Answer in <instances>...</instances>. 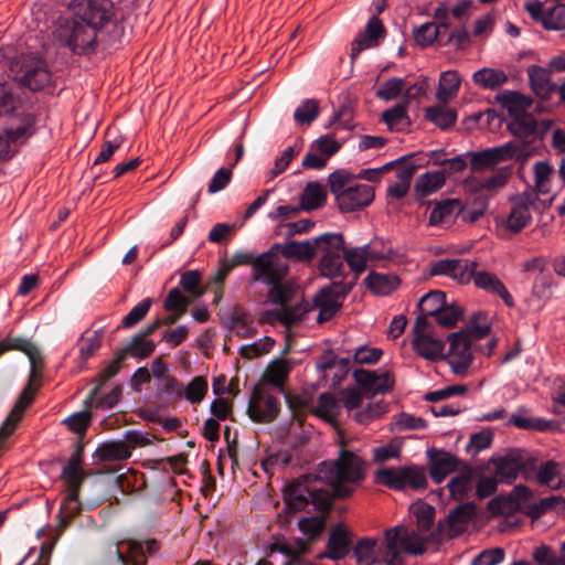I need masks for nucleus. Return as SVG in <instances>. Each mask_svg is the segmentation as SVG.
<instances>
[{"mask_svg": "<svg viewBox=\"0 0 565 565\" xmlns=\"http://www.w3.org/2000/svg\"><path fill=\"white\" fill-rule=\"evenodd\" d=\"M363 479L362 460L352 451L341 449L337 460L322 461L316 473L303 475L285 486L282 493L287 511H305L311 503L319 512L298 521V529L308 542H316L323 533L333 499L349 498L354 491L352 484Z\"/></svg>", "mask_w": 565, "mask_h": 565, "instance_id": "f257e3e1", "label": "nucleus"}, {"mask_svg": "<svg viewBox=\"0 0 565 565\" xmlns=\"http://www.w3.org/2000/svg\"><path fill=\"white\" fill-rule=\"evenodd\" d=\"M508 127L515 140L471 153L472 170L490 168L508 159L524 162L536 152L542 143V136L537 131V121L531 114L513 116Z\"/></svg>", "mask_w": 565, "mask_h": 565, "instance_id": "f03ea898", "label": "nucleus"}, {"mask_svg": "<svg viewBox=\"0 0 565 565\" xmlns=\"http://www.w3.org/2000/svg\"><path fill=\"white\" fill-rule=\"evenodd\" d=\"M402 554H424V501L409 507V514L384 532L382 558L386 565H403Z\"/></svg>", "mask_w": 565, "mask_h": 565, "instance_id": "7ed1b4c3", "label": "nucleus"}, {"mask_svg": "<svg viewBox=\"0 0 565 565\" xmlns=\"http://www.w3.org/2000/svg\"><path fill=\"white\" fill-rule=\"evenodd\" d=\"M328 185L342 213L363 210L375 198L374 188L367 184L355 183V174L347 169H338L330 173Z\"/></svg>", "mask_w": 565, "mask_h": 565, "instance_id": "20e7f679", "label": "nucleus"}, {"mask_svg": "<svg viewBox=\"0 0 565 565\" xmlns=\"http://www.w3.org/2000/svg\"><path fill=\"white\" fill-rule=\"evenodd\" d=\"M315 247V256L321 254L319 260V271L321 276L329 279H338V277L348 278L344 263L342 262V253L345 248L344 237L341 233L327 232L312 241Z\"/></svg>", "mask_w": 565, "mask_h": 565, "instance_id": "39448f33", "label": "nucleus"}, {"mask_svg": "<svg viewBox=\"0 0 565 565\" xmlns=\"http://www.w3.org/2000/svg\"><path fill=\"white\" fill-rule=\"evenodd\" d=\"M490 463L500 483L512 484L520 475L529 481L535 468V456L523 448H512L502 455L492 456Z\"/></svg>", "mask_w": 565, "mask_h": 565, "instance_id": "423d86ee", "label": "nucleus"}, {"mask_svg": "<svg viewBox=\"0 0 565 565\" xmlns=\"http://www.w3.org/2000/svg\"><path fill=\"white\" fill-rule=\"evenodd\" d=\"M321 288L313 297V307L319 309L317 323L330 321L342 308V300L351 292L356 284V276L348 278L338 277Z\"/></svg>", "mask_w": 565, "mask_h": 565, "instance_id": "0eeeda50", "label": "nucleus"}, {"mask_svg": "<svg viewBox=\"0 0 565 565\" xmlns=\"http://www.w3.org/2000/svg\"><path fill=\"white\" fill-rule=\"evenodd\" d=\"M15 66L14 79L31 92L42 90L51 83V73L42 57L22 55Z\"/></svg>", "mask_w": 565, "mask_h": 565, "instance_id": "6e6552de", "label": "nucleus"}, {"mask_svg": "<svg viewBox=\"0 0 565 565\" xmlns=\"http://www.w3.org/2000/svg\"><path fill=\"white\" fill-rule=\"evenodd\" d=\"M288 264L279 256V243L258 255L253 262L252 279L262 284H276L288 274Z\"/></svg>", "mask_w": 565, "mask_h": 565, "instance_id": "1a4fd4ad", "label": "nucleus"}, {"mask_svg": "<svg viewBox=\"0 0 565 565\" xmlns=\"http://www.w3.org/2000/svg\"><path fill=\"white\" fill-rule=\"evenodd\" d=\"M70 7L75 15L93 29L104 28L114 17L110 0H71Z\"/></svg>", "mask_w": 565, "mask_h": 565, "instance_id": "9d476101", "label": "nucleus"}, {"mask_svg": "<svg viewBox=\"0 0 565 565\" xmlns=\"http://www.w3.org/2000/svg\"><path fill=\"white\" fill-rule=\"evenodd\" d=\"M449 350L446 361L454 374L466 376L473 361L471 341L466 331L454 332L448 337Z\"/></svg>", "mask_w": 565, "mask_h": 565, "instance_id": "9b49d317", "label": "nucleus"}, {"mask_svg": "<svg viewBox=\"0 0 565 565\" xmlns=\"http://www.w3.org/2000/svg\"><path fill=\"white\" fill-rule=\"evenodd\" d=\"M9 351H19L24 353L31 364V381L41 377V369L43 367V358L38 347L29 339L20 335H12L11 332L4 337H0V358Z\"/></svg>", "mask_w": 565, "mask_h": 565, "instance_id": "f8f14e48", "label": "nucleus"}, {"mask_svg": "<svg viewBox=\"0 0 565 565\" xmlns=\"http://www.w3.org/2000/svg\"><path fill=\"white\" fill-rule=\"evenodd\" d=\"M280 413V401L273 395H264L257 387L254 388L247 414L255 423L267 424L274 422Z\"/></svg>", "mask_w": 565, "mask_h": 565, "instance_id": "ddd939ff", "label": "nucleus"}, {"mask_svg": "<svg viewBox=\"0 0 565 565\" xmlns=\"http://www.w3.org/2000/svg\"><path fill=\"white\" fill-rule=\"evenodd\" d=\"M385 35L386 29L383 25L382 20L376 15H372L369 19L364 31L361 32L351 43V61L353 62L362 51L379 46L385 39Z\"/></svg>", "mask_w": 565, "mask_h": 565, "instance_id": "4468645a", "label": "nucleus"}, {"mask_svg": "<svg viewBox=\"0 0 565 565\" xmlns=\"http://www.w3.org/2000/svg\"><path fill=\"white\" fill-rule=\"evenodd\" d=\"M96 30L83 21H72L63 30L62 36H64L66 45L73 52L79 53L94 47Z\"/></svg>", "mask_w": 565, "mask_h": 565, "instance_id": "2eb2a0df", "label": "nucleus"}, {"mask_svg": "<svg viewBox=\"0 0 565 565\" xmlns=\"http://www.w3.org/2000/svg\"><path fill=\"white\" fill-rule=\"evenodd\" d=\"M39 377H35L33 381H31V374L29 375V381L25 387L20 393L13 408L2 423L0 427V435H8L12 434L18 425V423L21 420L22 415L26 407H29L34 399V394L36 390L40 387L41 383L39 382L35 386H33L34 382Z\"/></svg>", "mask_w": 565, "mask_h": 565, "instance_id": "dca6fc26", "label": "nucleus"}, {"mask_svg": "<svg viewBox=\"0 0 565 565\" xmlns=\"http://www.w3.org/2000/svg\"><path fill=\"white\" fill-rule=\"evenodd\" d=\"M353 377L365 394H384L388 392L394 381L388 371L377 374L375 371L356 369L353 371Z\"/></svg>", "mask_w": 565, "mask_h": 565, "instance_id": "f3484780", "label": "nucleus"}, {"mask_svg": "<svg viewBox=\"0 0 565 565\" xmlns=\"http://www.w3.org/2000/svg\"><path fill=\"white\" fill-rule=\"evenodd\" d=\"M426 455L429 459V476L435 483H440L457 469L458 460L447 451L430 448Z\"/></svg>", "mask_w": 565, "mask_h": 565, "instance_id": "a211bd4d", "label": "nucleus"}, {"mask_svg": "<svg viewBox=\"0 0 565 565\" xmlns=\"http://www.w3.org/2000/svg\"><path fill=\"white\" fill-rule=\"evenodd\" d=\"M563 466L555 460H546L539 463L535 457V468L530 475L529 481H535L542 487H547L551 490H558L562 488V480L556 481L562 475Z\"/></svg>", "mask_w": 565, "mask_h": 565, "instance_id": "6ab92c4d", "label": "nucleus"}, {"mask_svg": "<svg viewBox=\"0 0 565 565\" xmlns=\"http://www.w3.org/2000/svg\"><path fill=\"white\" fill-rule=\"evenodd\" d=\"M351 540L342 523L335 524L330 531L327 552L319 555V558H330L332 561H340L344 558L350 551Z\"/></svg>", "mask_w": 565, "mask_h": 565, "instance_id": "aec40b11", "label": "nucleus"}, {"mask_svg": "<svg viewBox=\"0 0 565 565\" xmlns=\"http://www.w3.org/2000/svg\"><path fill=\"white\" fill-rule=\"evenodd\" d=\"M550 68L539 65H530L527 67V76L533 93L541 99L547 100L551 95L557 92V85L551 79Z\"/></svg>", "mask_w": 565, "mask_h": 565, "instance_id": "412c9836", "label": "nucleus"}, {"mask_svg": "<svg viewBox=\"0 0 565 565\" xmlns=\"http://www.w3.org/2000/svg\"><path fill=\"white\" fill-rule=\"evenodd\" d=\"M460 211L461 202L457 199H446L436 202L429 215V225L449 227Z\"/></svg>", "mask_w": 565, "mask_h": 565, "instance_id": "4be33fe9", "label": "nucleus"}, {"mask_svg": "<svg viewBox=\"0 0 565 565\" xmlns=\"http://www.w3.org/2000/svg\"><path fill=\"white\" fill-rule=\"evenodd\" d=\"M22 111L26 110L18 88L8 83H0V116L13 119Z\"/></svg>", "mask_w": 565, "mask_h": 565, "instance_id": "5701e85b", "label": "nucleus"}, {"mask_svg": "<svg viewBox=\"0 0 565 565\" xmlns=\"http://www.w3.org/2000/svg\"><path fill=\"white\" fill-rule=\"evenodd\" d=\"M18 121L17 126L8 127L4 134L13 145H22L35 132L36 116L31 111H22L18 117L13 118Z\"/></svg>", "mask_w": 565, "mask_h": 565, "instance_id": "b1692460", "label": "nucleus"}, {"mask_svg": "<svg viewBox=\"0 0 565 565\" xmlns=\"http://www.w3.org/2000/svg\"><path fill=\"white\" fill-rule=\"evenodd\" d=\"M422 166L417 159L406 160L397 171V181L388 186L387 194L392 198L403 199L408 192L415 172Z\"/></svg>", "mask_w": 565, "mask_h": 565, "instance_id": "393cba45", "label": "nucleus"}, {"mask_svg": "<svg viewBox=\"0 0 565 565\" xmlns=\"http://www.w3.org/2000/svg\"><path fill=\"white\" fill-rule=\"evenodd\" d=\"M476 478V470L472 467L465 466L447 484L451 498L455 500L467 498L475 488Z\"/></svg>", "mask_w": 565, "mask_h": 565, "instance_id": "a878e982", "label": "nucleus"}, {"mask_svg": "<svg viewBox=\"0 0 565 565\" xmlns=\"http://www.w3.org/2000/svg\"><path fill=\"white\" fill-rule=\"evenodd\" d=\"M475 285L487 292L499 296L508 307L512 308L514 306L511 294L494 274L486 270L478 271Z\"/></svg>", "mask_w": 565, "mask_h": 565, "instance_id": "bb28decb", "label": "nucleus"}, {"mask_svg": "<svg viewBox=\"0 0 565 565\" xmlns=\"http://www.w3.org/2000/svg\"><path fill=\"white\" fill-rule=\"evenodd\" d=\"M463 309L452 302L446 303L439 309L426 308V329H428V319H433L438 326L450 329L462 318Z\"/></svg>", "mask_w": 565, "mask_h": 565, "instance_id": "cd10ccee", "label": "nucleus"}, {"mask_svg": "<svg viewBox=\"0 0 565 565\" xmlns=\"http://www.w3.org/2000/svg\"><path fill=\"white\" fill-rule=\"evenodd\" d=\"M126 360L127 359L124 356V353L119 351L114 358V360L97 375L95 381H97L98 383L89 391L88 395L84 401L86 408L93 406V402L98 396L103 385H105L109 380H111L114 376L118 374L122 363Z\"/></svg>", "mask_w": 565, "mask_h": 565, "instance_id": "c85d7f7f", "label": "nucleus"}, {"mask_svg": "<svg viewBox=\"0 0 565 565\" xmlns=\"http://www.w3.org/2000/svg\"><path fill=\"white\" fill-rule=\"evenodd\" d=\"M122 541H117L109 546V553L122 565H147V557L143 556V544L141 541L130 540L128 542V554L120 551Z\"/></svg>", "mask_w": 565, "mask_h": 565, "instance_id": "c756f323", "label": "nucleus"}, {"mask_svg": "<svg viewBox=\"0 0 565 565\" xmlns=\"http://www.w3.org/2000/svg\"><path fill=\"white\" fill-rule=\"evenodd\" d=\"M497 100L510 113L512 116L525 114L533 105V99L519 92L504 90L497 95Z\"/></svg>", "mask_w": 565, "mask_h": 565, "instance_id": "7c9ffc66", "label": "nucleus"}, {"mask_svg": "<svg viewBox=\"0 0 565 565\" xmlns=\"http://www.w3.org/2000/svg\"><path fill=\"white\" fill-rule=\"evenodd\" d=\"M327 201L326 189L317 181L308 182L300 196V206L310 212L324 205Z\"/></svg>", "mask_w": 565, "mask_h": 565, "instance_id": "2f4dec72", "label": "nucleus"}, {"mask_svg": "<svg viewBox=\"0 0 565 565\" xmlns=\"http://www.w3.org/2000/svg\"><path fill=\"white\" fill-rule=\"evenodd\" d=\"M279 254L286 258L310 262L315 258V247L311 241H289L286 244L279 243Z\"/></svg>", "mask_w": 565, "mask_h": 565, "instance_id": "473e14b6", "label": "nucleus"}, {"mask_svg": "<svg viewBox=\"0 0 565 565\" xmlns=\"http://www.w3.org/2000/svg\"><path fill=\"white\" fill-rule=\"evenodd\" d=\"M426 120L443 130L451 128L457 120V111L447 104L439 103L436 106L426 107Z\"/></svg>", "mask_w": 565, "mask_h": 565, "instance_id": "72a5a7b5", "label": "nucleus"}, {"mask_svg": "<svg viewBox=\"0 0 565 565\" xmlns=\"http://www.w3.org/2000/svg\"><path fill=\"white\" fill-rule=\"evenodd\" d=\"M84 446L78 443L75 451L70 457L66 466L62 470V479L64 482L83 483L85 472L82 469Z\"/></svg>", "mask_w": 565, "mask_h": 565, "instance_id": "f704fd0d", "label": "nucleus"}, {"mask_svg": "<svg viewBox=\"0 0 565 565\" xmlns=\"http://www.w3.org/2000/svg\"><path fill=\"white\" fill-rule=\"evenodd\" d=\"M364 284L374 294L386 296L397 288L399 279L394 275L372 271L365 277Z\"/></svg>", "mask_w": 565, "mask_h": 565, "instance_id": "c9c22d12", "label": "nucleus"}, {"mask_svg": "<svg viewBox=\"0 0 565 565\" xmlns=\"http://www.w3.org/2000/svg\"><path fill=\"white\" fill-rule=\"evenodd\" d=\"M460 79L456 72L446 71L440 74L436 99L438 103L448 104L458 94Z\"/></svg>", "mask_w": 565, "mask_h": 565, "instance_id": "e433bc0d", "label": "nucleus"}, {"mask_svg": "<svg viewBox=\"0 0 565 565\" xmlns=\"http://www.w3.org/2000/svg\"><path fill=\"white\" fill-rule=\"evenodd\" d=\"M473 82L486 89H497L508 82V75L495 68L483 67L473 73Z\"/></svg>", "mask_w": 565, "mask_h": 565, "instance_id": "4c0bfd02", "label": "nucleus"}, {"mask_svg": "<svg viewBox=\"0 0 565 565\" xmlns=\"http://www.w3.org/2000/svg\"><path fill=\"white\" fill-rule=\"evenodd\" d=\"M290 366L287 361L276 359L271 361L264 373V381L271 384L281 391L284 390L285 382L289 375Z\"/></svg>", "mask_w": 565, "mask_h": 565, "instance_id": "58836bf2", "label": "nucleus"}, {"mask_svg": "<svg viewBox=\"0 0 565 565\" xmlns=\"http://www.w3.org/2000/svg\"><path fill=\"white\" fill-rule=\"evenodd\" d=\"M67 494L64 498L60 514L65 513L70 518L74 519L82 512V503L79 501V491L83 483L64 482Z\"/></svg>", "mask_w": 565, "mask_h": 565, "instance_id": "ea45409f", "label": "nucleus"}, {"mask_svg": "<svg viewBox=\"0 0 565 565\" xmlns=\"http://www.w3.org/2000/svg\"><path fill=\"white\" fill-rule=\"evenodd\" d=\"M509 422L520 429L548 431L555 428V420H547L541 417H524L512 414Z\"/></svg>", "mask_w": 565, "mask_h": 565, "instance_id": "a19ab883", "label": "nucleus"}, {"mask_svg": "<svg viewBox=\"0 0 565 565\" xmlns=\"http://www.w3.org/2000/svg\"><path fill=\"white\" fill-rule=\"evenodd\" d=\"M154 350L156 344L152 340H146L136 334L120 352L124 353L126 359H128V356L145 359L151 355Z\"/></svg>", "mask_w": 565, "mask_h": 565, "instance_id": "79ce46f5", "label": "nucleus"}, {"mask_svg": "<svg viewBox=\"0 0 565 565\" xmlns=\"http://www.w3.org/2000/svg\"><path fill=\"white\" fill-rule=\"evenodd\" d=\"M96 455L103 461L125 460L131 456L129 447L121 440L103 444L97 448Z\"/></svg>", "mask_w": 565, "mask_h": 565, "instance_id": "37998d69", "label": "nucleus"}, {"mask_svg": "<svg viewBox=\"0 0 565 565\" xmlns=\"http://www.w3.org/2000/svg\"><path fill=\"white\" fill-rule=\"evenodd\" d=\"M557 505H565V499L561 495H552L541 499L537 503H530L524 507V512L532 519H539L547 511Z\"/></svg>", "mask_w": 565, "mask_h": 565, "instance_id": "c03bdc74", "label": "nucleus"}, {"mask_svg": "<svg viewBox=\"0 0 565 565\" xmlns=\"http://www.w3.org/2000/svg\"><path fill=\"white\" fill-rule=\"evenodd\" d=\"M424 296L417 300V316L413 327L414 339L412 340L413 350L424 358Z\"/></svg>", "mask_w": 565, "mask_h": 565, "instance_id": "a18cd8bd", "label": "nucleus"}, {"mask_svg": "<svg viewBox=\"0 0 565 565\" xmlns=\"http://www.w3.org/2000/svg\"><path fill=\"white\" fill-rule=\"evenodd\" d=\"M452 269L450 277L458 280L460 284H467L471 279H476L478 274L477 263L468 259H452Z\"/></svg>", "mask_w": 565, "mask_h": 565, "instance_id": "49530a36", "label": "nucleus"}, {"mask_svg": "<svg viewBox=\"0 0 565 565\" xmlns=\"http://www.w3.org/2000/svg\"><path fill=\"white\" fill-rule=\"evenodd\" d=\"M159 382L160 384L157 387V394L160 401L168 404L181 397V385L175 377L169 375Z\"/></svg>", "mask_w": 565, "mask_h": 565, "instance_id": "de8ad7c7", "label": "nucleus"}, {"mask_svg": "<svg viewBox=\"0 0 565 565\" xmlns=\"http://www.w3.org/2000/svg\"><path fill=\"white\" fill-rule=\"evenodd\" d=\"M532 220L530 211L524 204H515L509 213L507 220L508 228L513 233L521 232Z\"/></svg>", "mask_w": 565, "mask_h": 565, "instance_id": "09e8293b", "label": "nucleus"}, {"mask_svg": "<svg viewBox=\"0 0 565 565\" xmlns=\"http://www.w3.org/2000/svg\"><path fill=\"white\" fill-rule=\"evenodd\" d=\"M319 113L320 109L318 100L305 99L296 108L294 113V119L297 124L310 125L319 116Z\"/></svg>", "mask_w": 565, "mask_h": 565, "instance_id": "8fccbe9b", "label": "nucleus"}, {"mask_svg": "<svg viewBox=\"0 0 565 565\" xmlns=\"http://www.w3.org/2000/svg\"><path fill=\"white\" fill-rule=\"evenodd\" d=\"M488 509L492 514L509 515L516 511L524 510V507H519V503L511 495H499L492 499Z\"/></svg>", "mask_w": 565, "mask_h": 565, "instance_id": "3c124183", "label": "nucleus"}, {"mask_svg": "<svg viewBox=\"0 0 565 565\" xmlns=\"http://www.w3.org/2000/svg\"><path fill=\"white\" fill-rule=\"evenodd\" d=\"M486 320V315L482 312L475 313L468 321L465 329L461 331H466L467 338L472 340H480L487 337L490 333L491 327L489 323H480V320Z\"/></svg>", "mask_w": 565, "mask_h": 565, "instance_id": "603ef678", "label": "nucleus"}, {"mask_svg": "<svg viewBox=\"0 0 565 565\" xmlns=\"http://www.w3.org/2000/svg\"><path fill=\"white\" fill-rule=\"evenodd\" d=\"M403 440L393 438L387 444L373 449V459L377 463H383L390 459L399 458Z\"/></svg>", "mask_w": 565, "mask_h": 565, "instance_id": "864d4df0", "label": "nucleus"}, {"mask_svg": "<svg viewBox=\"0 0 565 565\" xmlns=\"http://www.w3.org/2000/svg\"><path fill=\"white\" fill-rule=\"evenodd\" d=\"M180 286L193 298H200L205 290L201 286V273L199 270H188L181 275Z\"/></svg>", "mask_w": 565, "mask_h": 565, "instance_id": "5fc2aeb1", "label": "nucleus"}, {"mask_svg": "<svg viewBox=\"0 0 565 565\" xmlns=\"http://www.w3.org/2000/svg\"><path fill=\"white\" fill-rule=\"evenodd\" d=\"M542 24L546 30H565V4L558 3L544 13Z\"/></svg>", "mask_w": 565, "mask_h": 565, "instance_id": "6e6d98bb", "label": "nucleus"}, {"mask_svg": "<svg viewBox=\"0 0 565 565\" xmlns=\"http://www.w3.org/2000/svg\"><path fill=\"white\" fill-rule=\"evenodd\" d=\"M152 305L151 298L142 299L137 306H135L121 321V327L129 329L139 323L149 312Z\"/></svg>", "mask_w": 565, "mask_h": 565, "instance_id": "4d7b16f0", "label": "nucleus"}, {"mask_svg": "<svg viewBox=\"0 0 565 565\" xmlns=\"http://www.w3.org/2000/svg\"><path fill=\"white\" fill-rule=\"evenodd\" d=\"M375 482L394 490H402V469L382 468L375 473Z\"/></svg>", "mask_w": 565, "mask_h": 565, "instance_id": "13d9d810", "label": "nucleus"}, {"mask_svg": "<svg viewBox=\"0 0 565 565\" xmlns=\"http://www.w3.org/2000/svg\"><path fill=\"white\" fill-rule=\"evenodd\" d=\"M275 344V340L270 337H265L252 344H247L241 348L239 354L247 360L262 356L268 353Z\"/></svg>", "mask_w": 565, "mask_h": 565, "instance_id": "bf43d9fd", "label": "nucleus"}, {"mask_svg": "<svg viewBox=\"0 0 565 565\" xmlns=\"http://www.w3.org/2000/svg\"><path fill=\"white\" fill-rule=\"evenodd\" d=\"M92 420L89 411H81L66 417L62 424H64L71 431L82 435L85 434Z\"/></svg>", "mask_w": 565, "mask_h": 565, "instance_id": "052dcab7", "label": "nucleus"}, {"mask_svg": "<svg viewBox=\"0 0 565 565\" xmlns=\"http://www.w3.org/2000/svg\"><path fill=\"white\" fill-rule=\"evenodd\" d=\"M284 310V326L290 328L292 324L302 321L310 310V306L306 301L298 302L296 305H287L281 308Z\"/></svg>", "mask_w": 565, "mask_h": 565, "instance_id": "680f3d73", "label": "nucleus"}, {"mask_svg": "<svg viewBox=\"0 0 565 565\" xmlns=\"http://www.w3.org/2000/svg\"><path fill=\"white\" fill-rule=\"evenodd\" d=\"M190 300L182 295L179 288H172L169 290L163 308L167 311H178L179 313H186Z\"/></svg>", "mask_w": 565, "mask_h": 565, "instance_id": "e2e57ef3", "label": "nucleus"}, {"mask_svg": "<svg viewBox=\"0 0 565 565\" xmlns=\"http://www.w3.org/2000/svg\"><path fill=\"white\" fill-rule=\"evenodd\" d=\"M207 392V381L202 376H195L184 390L185 398L192 403H200Z\"/></svg>", "mask_w": 565, "mask_h": 565, "instance_id": "0e129e2a", "label": "nucleus"}, {"mask_svg": "<svg viewBox=\"0 0 565 565\" xmlns=\"http://www.w3.org/2000/svg\"><path fill=\"white\" fill-rule=\"evenodd\" d=\"M342 262L348 264L350 269L354 273L353 276L358 278L359 275L366 269L369 260L364 258L358 249L345 247L342 253Z\"/></svg>", "mask_w": 565, "mask_h": 565, "instance_id": "69168bd1", "label": "nucleus"}, {"mask_svg": "<svg viewBox=\"0 0 565 565\" xmlns=\"http://www.w3.org/2000/svg\"><path fill=\"white\" fill-rule=\"evenodd\" d=\"M338 409L337 399L331 393H322L318 398L316 414L326 419L332 420Z\"/></svg>", "mask_w": 565, "mask_h": 565, "instance_id": "338daca9", "label": "nucleus"}, {"mask_svg": "<svg viewBox=\"0 0 565 565\" xmlns=\"http://www.w3.org/2000/svg\"><path fill=\"white\" fill-rule=\"evenodd\" d=\"M406 83L403 78L392 77L387 79L376 92V96L383 100H392L399 96Z\"/></svg>", "mask_w": 565, "mask_h": 565, "instance_id": "774afa93", "label": "nucleus"}]
</instances>
